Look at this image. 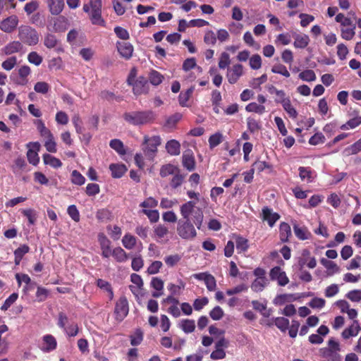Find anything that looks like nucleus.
I'll list each match as a JSON object with an SVG mask.
<instances>
[{
    "label": "nucleus",
    "instance_id": "412c9836",
    "mask_svg": "<svg viewBox=\"0 0 361 361\" xmlns=\"http://www.w3.org/2000/svg\"><path fill=\"white\" fill-rule=\"evenodd\" d=\"M56 347L57 341L52 335L47 334L42 337V342L40 348L43 352L49 353L54 350Z\"/></svg>",
    "mask_w": 361,
    "mask_h": 361
},
{
    "label": "nucleus",
    "instance_id": "dca6fc26",
    "mask_svg": "<svg viewBox=\"0 0 361 361\" xmlns=\"http://www.w3.org/2000/svg\"><path fill=\"white\" fill-rule=\"evenodd\" d=\"M298 264L300 267L307 266L310 269H314L317 266V260L314 257L311 256L309 250L305 249L302 250L301 257L299 259Z\"/></svg>",
    "mask_w": 361,
    "mask_h": 361
},
{
    "label": "nucleus",
    "instance_id": "a878e982",
    "mask_svg": "<svg viewBox=\"0 0 361 361\" xmlns=\"http://www.w3.org/2000/svg\"><path fill=\"white\" fill-rule=\"evenodd\" d=\"M183 166L191 171L195 169V158L191 151H186L183 153L182 157Z\"/></svg>",
    "mask_w": 361,
    "mask_h": 361
},
{
    "label": "nucleus",
    "instance_id": "052dcab7",
    "mask_svg": "<svg viewBox=\"0 0 361 361\" xmlns=\"http://www.w3.org/2000/svg\"><path fill=\"white\" fill-rule=\"evenodd\" d=\"M107 229L109 231V234L110 237L114 240H118L122 234V230L121 228L118 226H108Z\"/></svg>",
    "mask_w": 361,
    "mask_h": 361
},
{
    "label": "nucleus",
    "instance_id": "603ef678",
    "mask_svg": "<svg viewBox=\"0 0 361 361\" xmlns=\"http://www.w3.org/2000/svg\"><path fill=\"white\" fill-rule=\"evenodd\" d=\"M323 357H325L328 361H340L341 355L338 352L332 350H323Z\"/></svg>",
    "mask_w": 361,
    "mask_h": 361
},
{
    "label": "nucleus",
    "instance_id": "1a4fd4ad",
    "mask_svg": "<svg viewBox=\"0 0 361 361\" xmlns=\"http://www.w3.org/2000/svg\"><path fill=\"white\" fill-rule=\"evenodd\" d=\"M28 149L27 152V158L30 164L37 166L39 162L38 152L40 150L41 145L38 142H30L26 145Z\"/></svg>",
    "mask_w": 361,
    "mask_h": 361
},
{
    "label": "nucleus",
    "instance_id": "c03bdc74",
    "mask_svg": "<svg viewBox=\"0 0 361 361\" xmlns=\"http://www.w3.org/2000/svg\"><path fill=\"white\" fill-rule=\"evenodd\" d=\"M110 147L114 149L118 154L123 155L126 154L123 143L118 139H114L110 141Z\"/></svg>",
    "mask_w": 361,
    "mask_h": 361
},
{
    "label": "nucleus",
    "instance_id": "49530a36",
    "mask_svg": "<svg viewBox=\"0 0 361 361\" xmlns=\"http://www.w3.org/2000/svg\"><path fill=\"white\" fill-rule=\"evenodd\" d=\"M252 168L255 169V171L256 170L257 172L260 173L265 169H271L272 166L265 161L257 159L253 163Z\"/></svg>",
    "mask_w": 361,
    "mask_h": 361
},
{
    "label": "nucleus",
    "instance_id": "3c124183",
    "mask_svg": "<svg viewBox=\"0 0 361 361\" xmlns=\"http://www.w3.org/2000/svg\"><path fill=\"white\" fill-rule=\"evenodd\" d=\"M191 92H180L178 96L180 105L182 106H189L191 104Z\"/></svg>",
    "mask_w": 361,
    "mask_h": 361
},
{
    "label": "nucleus",
    "instance_id": "ea45409f",
    "mask_svg": "<svg viewBox=\"0 0 361 361\" xmlns=\"http://www.w3.org/2000/svg\"><path fill=\"white\" fill-rule=\"evenodd\" d=\"M23 48L21 42L13 41L5 47L4 51L6 54L10 55L20 51Z\"/></svg>",
    "mask_w": 361,
    "mask_h": 361
},
{
    "label": "nucleus",
    "instance_id": "f257e3e1",
    "mask_svg": "<svg viewBox=\"0 0 361 361\" xmlns=\"http://www.w3.org/2000/svg\"><path fill=\"white\" fill-rule=\"evenodd\" d=\"M180 213L183 219L192 222L197 229H201L204 214L202 208L196 207L195 201H188L180 207Z\"/></svg>",
    "mask_w": 361,
    "mask_h": 361
},
{
    "label": "nucleus",
    "instance_id": "7ed1b4c3",
    "mask_svg": "<svg viewBox=\"0 0 361 361\" xmlns=\"http://www.w3.org/2000/svg\"><path fill=\"white\" fill-rule=\"evenodd\" d=\"M161 143V138L159 135L149 136L145 135L142 143V149L146 159L152 161L155 158L158 147Z\"/></svg>",
    "mask_w": 361,
    "mask_h": 361
},
{
    "label": "nucleus",
    "instance_id": "f3484780",
    "mask_svg": "<svg viewBox=\"0 0 361 361\" xmlns=\"http://www.w3.org/2000/svg\"><path fill=\"white\" fill-rule=\"evenodd\" d=\"M361 331V326L358 320H353L350 326L346 327L341 333L343 339L347 340L357 336Z\"/></svg>",
    "mask_w": 361,
    "mask_h": 361
},
{
    "label": "nucleus",
    "instance_id": "c9c22d12",
    "mask_svg": "<svg viewBox=\"0 0 361 361\" xmlns=\"http://www.w3.org/2000/svg\"><path fill=\"white\" fill-rule=\"evenodd\" d=\"M179 327L185 333L190 334L194 331L195 323L192 319H183L179 323Z\"/></svg>",
    "mask_w": 361,
    "mask_h": 361
},
{
    "label": "nucleus",
    "instance_id": "de8ad7c7",
    "mask_svg": "<svg viewBox=\"0 0 361 361\" xmlns=\"http://www.w3.org/2000/svg\"><path fill=\"white\" fill-rule=\"evenodd\" d=\"M122 243L126 249L132 250L136 244V238L130 234H126L122 239Z\"/></svg>",
    "mask_w": 361,
    "mask_h": 361
},
{
    "label": "nucleus",
    "instance_id": "9b49d317",
    "mask_svg": "<svg viewBox=\"0 0 361 361\" xmlns=\"http://www.w3.org/2000/svg\"><path fill=\"white\" fill-rule=\"evenodd\" d=\"M30 73V68L27 65H24L18 68L17 73H12L11 79L18 85H24L27 82V77Z\"/></svg>",
    "mask_w": 361,
    "mask_h": 361
},
{
    "label": "nucleus",
    "instance_id": "72a5a7b5",
    "mask_svg": "<svg viewBox=\"0 0 361 361\" xmlns=\"http://www.w3.org/2000/svg\"><path fill=\"white\" fill-rule=\"evenodd\" d=\"M293 230L295 236L301 240L310 239L311 237V233L305 227H300L298 225H295L293 226Z\"/></svg>",
    "mask_w": 361,
    "mask_h": 361
},
{
    "label": "nucleus",
    "instance_id": "4c0bfd02",
    "mask_svg": "<svg viewBox=\"0 0 361 361\" xmlns=\"http://www.w3.org/2000/svg\"><path fill=\"white\" fill-rule=\"evenodd\" d=\"M360 152H361V138L352 145L346 147L343 150V154L344 156L348 157L353 154H356Z\"/></svg>",
    "mask_w": 361,
    "mask_h": 361
},
{
    "label": "nucleus",
    "instance_id": "2eb2a0df",
    "mask_svg": "<svg viewBox=\"0 0 361 361\" xmlns=\"http://www.w3.org/2000/svg\"><path fill=\"white\" fill-rule=\"evenodd\" d=\"M98 241L102 250V256L104 258H109L113 253V249L111 247V241L102 233L98 235Z\"/></svg>",
    "mask_w": 361,
    "mask_h": 361
},
{
    "label": "nucleus",
    "instance_id": "0e129e2a",
    "mask_svg": "<svg viewBox=\"0 0 361 361\" xmlns=\"http://www.w3.org/2000/svg\"><path fill=\"white\" fill-rule=\"evenodd\" d=\"M44 140V147L46 149L51 153H55L57 151L56 142L54 140V135L51 138H47Z\"/></svg>",
    "mask_w": 361,
    "mask_h": 361
},
{
    "label": "nucleus",
    "instance_id": "9d476101",
    "mask_svg": "<svg viewBox=\"0 0 361 361\" xmlns=\"http://www.w3.org/2000/svg\"><path fill=\"white\" fill-rule=\"evenodd\" d=\"M269 277L271 281H276L279 286H285L289 283L286 272L279 267H274L270 270Z\"/></svg>",
    "mask_w": 361,
    "mask_h": 361
},
{
    "label": "nucleus",
    "instance_id": "a19ab883",
    "mask_svg": "<svg viewBox=\"0 0 361 361\" xmlns=\"http://www.w3.org/2000/svg\"><path fill=\"white\" fill-rule=\"evenodd\" d=\"M360 124L361 116H356L348 121L345 123L343 124L340 128L341 130H348L350 129H354Z\"/></svg>",
    "mask_w": 361,
    "mask_h": 361
},
{
    "label": "nucleus",
    "instance_id": "09e8293b",
    "mask_svg": "<svg viewBox=\"0 0 361 361\" xmlns=\"http://www.w3.org/2000/svg\"><path fill=\"white\" fill-rule=\"evenodd\" d=\"M245 110L248 112H255L262 114L265 111V107L262 104L251 102L245 106Z\"/></svg>",
    "mask_w": 361,
    "mask_h": 361
},
{
    "label": "nucleus",
    "instance_id": "c85d7f7f",
    "mask_svg": "<svg viewBox=\"0 0 361 361\" xmlns=\"http://www.w3.org/2000/svg\"><path fill=\"white\" fill-rule=\"evenodd\" d=\"M294 39L293 45L298 49H304L310 43V38L305 34H296L294 35Z\"/></svg>",
    "mask_w": 361,
    "mask_h": 361
},
{
    "label": "nucleus",
    "instance_id": "0eeeda50",
    "mask_svg": "<svg viewBox=\"0 0 361 361\" xmlns=\"http://www.w3.org/2000/svg\"><path fill=\"white\" fill-rule=\"evenodd\" d=\"M253 274L255 279L252 282L250 288L252 291L260 293L269 285V280L266 276V271L261 267L256 268Z\"/></svg>",
    "mask_w": 361,
    "mask_h": 361
},
{
    "label": "nucleus",
    "instance_id": "5701e85b",
    "mask_svg": "<svg viewBox=\"0 0 361 361\" xmlns=\"http://www.w3.org/2000/svg\"><path fill=\"white\" fill-rule=\"evenodd\" d=\"M298 299L297 296L293 293H284L277 295L273 300V303L276 306H281L288 302H292Z\"/></svg>",
    "mask_w": 361,
    "mask_h": 361
},
{
    "label": "nucleus",
    "instance_id": "338daca9",
    "mask_svg": "<svg viewBox=\"0 0 361 361\" xmlns=\"http://www.w3.org/2000/svg\"><path fill=\"white\" fill-rule=\"evenodd\" d=\"M224 314V311L219 306H216L209 312L210 317L215 321L220 320L223 317Z\"/></svg>",
    "mask_w": 361,
    "mask_h": 361
},
{
    "label": "nucleus",
    "instance_id": "37998d69",
    "mask_svg": "<svg viewBox=\"0 0 361 361\" xmlns=\"http://www.w3.org/2000/svg\"><path fill=\"white\" fill-rule=\"evenodd\" d=\"M130 344L133 346L140 345L143 340V332L140 329H137L133 334L130 336Z\"/></svg>",
    "mask_w": 361,
    "mask_h": 361
},
{
    "label": "nucleus",
    "instance_id": "20e7f679",
    "mask_svg": "<svg viewBox=\"0 0 361 361\" xmlns=\"http://www.w3.org/2000/svg\"><path fill=\"white\" fill-rule=\"evenodd\" d=\"M155 118L156 115L152 111H133L123 114L124 120L134 126L145 125L152 123Z\"/></svg>",
    "mask_w": 361,
    "mask_h": 361
},
{
    "label": "nucleus",
    "instance_id": "58836bf2",
    "mask_svg": "<svg viewBox=\"0 0 361 361\" xmlns=\"http://www.w3.org/2000/svg\"><path fill=\"white\" fill-rule=\"evenodd\" d=\"M279 231L281 241H287L288 240L289 236L291 235V229L289 224L285 222H282L280 224Z\"/></svg>",
    "mask_w": 361,
    "mask_h": 361
},
{
    "label": "nucleus",
    "instance_id": "a18cd8bd",
    "mask_svg": "<svg viewBox=\"0 0 361 361\" xmlns=\"http://www.w3.org/2000/svg\"><path fill=\"white\" fill-rule=\"evenodd\" d=\"M22 214L27 219L30 225L35 224L37 221V212L33 209H25L22 210Z\"/></svg>",
    "mask_w": 361,
    "mask_h": 361
},
{
    "label": "nucleus",
    "instance_id": "69168bd1",
    "mask_svg": "<svg viewBox=\"0 0 361 361\" xmlns=\"http://www.w3.org/2000/svg\"><path fill=\"white\" fill-rule=\"evenodd\" d=\"M180 259L181 257L179 255L176 254L165 257L164 262L167 266L171 267L176 265Z\"/></svg>",
    "mask_w": 361,
    "mask_h": 361
},
{
    "label": "nucleus",
    "instance_id": "f8f14e48",
    "mask_svg": "<svg viewBox=\"0 0 361 361\" xmlns=\"http://www.w3.org/2000/svg\"><path fill=\"white\" fill-rule=\"evenodd\" d=\"M243 75V66L241 64H235L227 69L226 78L231 84H235Z\"/></svg>",
    "mask_w": 361,
    "mask_h": 361
},
{
    "label": "nucleus",
    "instance_id": "6e6552de",
    "mask_svg": "<svg viewBox=\"0 0 361 361\" xmlns=\"http://www.w3.org/2000/svg\"><path fill=\"white\" fill-rule=\"evenodd\" d=\"M194 224L190 221L179 220L177 225V233L178 235L185 240L193 239L197 235Z\"/></svg>",
    "mask_w": 361,
    "mask_h": 361
},
{
    "label": "nucleus",
    "instance_id": "864d4df0",
    "mask_svg": "<svg viewBox=\"0 0 361 361\" xmlns=\"http://www.w3.org/2000/svg\"><path fill=\"white\" fill-rule=\"evenodd\" d=\"M72 183L78 185H82L85 183V177L77 170H73L71 173Z\"/></svg>",
    "mask_w": 361,
    "mask_h": 361
},
{
    "label": "nucleus",
    "instance_id": "774afa93",
    "mask_svg": "<svg viewBox=\"0 0 361 361\" xmlns=\"http://www.w3.org/2000/svg\"><path fill=\"white\" fill-rule=\"evenodd\" d=\"M346 298L352 302H359L361 301V290L356 289L349 291Z\"/></svg>",
    "mask_w": 361,
    "mask_h": 361
},
{
    "label": "nucleus",
    "instance_id": "cd10ccee",
    "mask_svg": "<svg viewBox=\"0 0 361 361\" xmlns=\"http://www.w3.org/2000/svg\"><path fill=\"white\" fill-rule=\"evenodd\" d=\"M111 176L114 178H119L126 172L127 168L123 164H111L109 166Z\"/></svg>",
    "mask_w": 361,
    "mask_h": 361
},
{
    "label": "nucleus",
    "instance_id": "6ab92c4d",
    "mask_svg": "<svg viewBox=\"0 0 361 361\" xmlns=\"http://www.w3.org/2000/svg\"><path fill=\"white\" fill-rule=\"evenodd\" d=\"M320 263L326 269L327 276H332L341 271L339 266L334 261L322 257L320 259Z\"/></svg>",
    "mask_w": 361,
    "mask_h": 361
},
{
    "label": "nucleus",
    "instance_id": "423d86ee",
    "mask_svg": "<svg viewBox=\"0 0 361 361\" xmlns=\"http://www.w3.org/2000/svg\"><path fill=\"white\" fill-rule=\"evenodd\" d=\"M274 324L282 332H286L288 329V335L294 338L297 336L300 327V322L297 320H292L289 327V320L283 317H279L274 319Z\"/></svg>",
    "mask_w": 361,
    "mask_h": 361
},
{
    "label": "nucleus",
    "instance_id": "473e14b6",
    "mask_svg": "<svg viewBox=\"0 0 361 361\" xmlns=\"http://www.w3.org/2000/svg\"><path fill=\"white\" fill-rule=\"evenodd\" d=\"M44 164L49 165L54 169L60 168L62 166L61 160L49 154H44L42 157Z\"/></svg>",
    "mask_w": 361,
    "mask_h": 361
},
{
    "label": "nucleus",
    "instance_id": "8fccbe9b",
    "mask_svg": "<svg viewBox=\"0 0 361 361\" xmlns=\"http://www.w3.org/2000/svg\"><path fill=\"white\" fill-rule=\"evenodd\" d=\"M97 285L98 287H99L101 289L106 291L109 293V296L110 300H112L114 298V293L111 288V286L110 283L103 279H98L97 281Z\"/></svg>",
    "mask_w": 361,
    "mask_h": 361
},
{
    "label": "nucleus",
    "instance_id": "5fc2aeb1",
    "mask_svg": "<svg viewBox=\"0 0 361 361\" xmlns=\"http://www.w3.org/2000/svg\"><path fill=\"white\" fill-rule=\"evenodd\" d=\"M250 66L253 70H258L262 67V58L259 54H254L250 58Z\"/></svg>",
    "mask_w": 361,
    "mask_h": 361
},
{
    "label": "nucleus",
    "instance_id": "4be33fe9",
    "mask_svg": "<svg viewBox=\"0 0 361 361\" xmlns=\"http://www.w3.org/2000/svg\"><path fill=\"white\" fill-rule=\"evenodd\" d=\"M262 216L264 221H267L270 227H273L280 218V215L278 213L274 212L271 209L267 207L262 209Z\"/></svg>",
    "mask_w": 361,
    "mask_h": 361
},
{
    "label": "nucleus",
    "instance_id": "4d7b16f0",
    "mask_svg": "<svg viewBox=\"0 0 361 361\" xmlns=\"http://www.w3.org/2000/svg\"><path fill=\"white\" fill-rule=\"evenodd\" d=\"M271 72L274 73L282 75L286 78H288L290 76V73L288 72L286 67L283 64L274 65L271 68Z\"/></svg>",
    "mask_w": 361,
    "mask_h": 361
},
{
    "label": "nucleus",
    "instance_id": "2f4dec72",
    "mask_svg": "<svg viewBox=\"0 0 361 361\" xmlns=\"http://www.w3.org/2000/svg\"><path fill=\"white\" fill-rule=\"evenodd\" d=\"M236 243V249L238 252H246L249 247L248 240L239 235H233Z\"/></svg>",
    "mask_w": 361,
    "mask_h": 361
},
{
    "label": "nucleus",
    "instance_id": "e433bc0d",
    "mask_svg": "<svg viewBox=\"0 0 361 361\" xmlns=\"http://www.w3.org/2000/svg\"><path fill=\"white\" fill-rule=\"evenodd\" d=\"M178 171L179 169L176 166L168 164L161 166L160 169V176L161 177H166L169 175H175Z\"/></svg>",
    "mask_w": 361,
    "mask_h": 361
},
{
    "label": "nucleus",
    "instance_id": "bb28decb",
    "mask_svg": "<svg viewBox=\"0 0 361 361\" xmlns=\"http://www.w3.org/2000/svg\"><path fill=\"white\" fill-rule=\"evenodd\" d=\"M151 286L156 290L152 293L154 298H159L163 294L164 281L158 277H153L151 281Z\"/></svg>",
    "mask_w": 361,
    "mask_h": 361
},
{
    "label": "nucleus",
    "instance_id": "a211bd4d",
    "mask_svg": "<svg viewBox=\"0 0 361 361\" xmlns=\"http://www.w3.org/2000/svg\"><path fill=\"white\" fill-rule=\"evenodd\" d=\"M18 18L15 16H11L3 20L0 23V29L7 33L12 32L18 26Z\"/></svg>",
    "mask_w": 361,
    "mask_h": 361
},
{
    "label": "nucleus",
    "instance_id": "4468645a",
    "mask_svg": "<svg viewBox=\"0 0 361 361\" xmlns=\"http://www.w3.org/2000/svg\"><path fill=\"white\" fill-rule=\"evenodd\" d=\"M278 98L276 99L277 102L282 104L284 110L292 118H296L298 112L296 109L291 105L290 101L288 98H282L283 92H276Z\"/></svg>",
    "mask_w": 361,
    "mask_h": 361
},
{
    "label": "nucleus",
    "instance_id": "680f3d73",
    "mask_svg": "<svg viewBox=\"0 0 361 361\" xmlns=\"http://www.w3.org/2000/svg\"><path fill=\"white\" fill-rule=\"evenodd\" d=\"M299 78L307 82H312L316 80V75L312 70H305L299 74Z\"/></svg>",
    "mask_w": 361,
    "mask_h": 361
},
{
    "label": "nucleus",
    "instance_id": "e2e57ef3",
    "mask_svg": "<svg viewBox=\"0 0 361 361\" xmlns=\"http://www.w3.org/2000/svg\"><path fill=\"white\" fill-rule=\"evenodd\" d=\"M149 79L150 82L153 85H158L160 83H161L162 80H163V76L159 72H157L156 71H152L149 73Z\"/></svg>",
    "mask_w": 361,
    "mask_h": 361
},
{
    "label": "nucleus",
    "instance_id": "6e6d98bb",
    "mask_svg": "<svg viewBox=\"0 0 361 361\" xmlns=\"http://www.w3.org/2000/svg\"><path fill=\"white\" fill-rule=\"evenodd\" d=\"M223 140V135L220 133H216L212 135L209 138V144L211 149L219 145Z\"/></svg>",
    "mask_w": 361,
    "mask_h": 361
},
{
    "label": "nucleus",
    "instance_id": "c756f323",
    "mask_svg": "<svg viewBox=\"0 0 361 361\" xmlns=\"http://www.w3.org/2000/svg\"><path fill=\"white\" fill-rule=\"evenodd\" d=\"M166 149L172 156L179 155L180 153V144L176 140H171L166 142Z\"/></svg>",
    "mask_w": 361,
    "mask_h": 361
},
{
    "label": "nucleus",
    "instance_id": "f704fd0d",
    "mask_svg": "<svg viewBox=\"0 0 361 361\" xmlns=\"http://www.w3.org/2000/svg\"><path fill=\"white\" fill-rule=\"evenodd\" d=\"M355 35V25L353 24L341 29V36L343 39L351 40Z\"/></svg>",
    "mask_w": 361,
    "mask_h": 361
},
{
    "label": "nucleus",
    "instance_id": "ddd939ff",
    "mask_svg": "<svg viewBox=\"0 0 361 361\" xmlns=\"http://www.w3.org/2000/svg\"><path fill=\"white\" fill-rule=\"evenodd\" d=\"M128 313V304L127 299L125 297L119 298L116 304L115 314L116 319L122 321Z\"/></svg>",
    "mask_w": 361,
    "mask_h": 361
},
{
    "label": "nucleus",
    "instance_id": "79ce46f5",
    "mask_svg": "<svg viewBox=\"0 0 361 361\" xmlns=\"http://www.w3.org/2000/svg\"><path fill=\"white\" fill-rule=\"evenodd\" d=\"M111 256H113L118 262H124L128 259L126 252L120 247L113 249Z\"/></svg>",
    "mask_w": 361,
    "mask_h": 361
},
{
    "label": "nucleus",
    "instance_id": "39448f33",
    "mask_svg": "<svg viewBox=\"0 0 361 361\" xmlns=\"http://www.w3.org/2000/svg\"><path fill=\"white\" fill-rule=\"evenodd\" d=\"M18 37L22 42L29 46L36 45L39 41L37 30L28 25H21L18 28Z\"/></svg>",
    "mask_w": 361,
    "mask_h": 361
},
{
    "label": "nucleus",
    "instance_id": "b1692460",
    "mask_svg": "<svg viewBox=\"0 0 361 361\" xmlns=\"http://www.w3.org/2000/svg\"><path fill=\"white\" fill-rule=\"evenodd\" d=\"M117 49L121 56L129 59L133 52V47L130 42H122L117 43Z\"/></svg>",
    "mask_w": 361,
    "mask_h": 361
},
{
    "label": "nucleus",
    "instance_id": "bf43d9fd",
    "mask_svg": "<svg viewBox=\"0 0 361 361\" xmlns=\"http://www.w3.org/2000/svg\"><path fill=\"white\" fill-rule=\"evenodd\" d=\"M42 57L36 51H31L27 55V61L37 66L42 63Z\"/></svg>",
    "mask_w": 361,
    "mask_h": 361
},
{
    "label": "nucleus",
    "instance_id": "393cba45",
    "mask_svg": "<svg viewBox=\"0 0 361 361\" xmlns=\"http://www.w3.org/2000/svg\"><path fill=\"white\" fill-rule=\"evenodd\" d=\"M47 3L52 15H59L64 8V0H47Z\"/></svg>",
    "mask_w": 361,
    "mask_h": 361
},
{
    "label": "nucleus",
    "instance_id": "aec40b11",
    "mask_svg": "<svg viewBox=\"0 0 361 361\" xmlns=\"http://www.w3.org/2000/svg\"><path fill=\"white\" fill-rule=\"evenodd\" d=\"M130 281L132 285L130 286L131 292L136 296L142 295V288L143 286V281L141 276L137 274H132L130 276Z\"/></svg>",
    "mask_w": 361,
    "mask_h": 361
},
{
    "label": "nucleus",
    "instance_id": "f03ea898",
    "mask_svg": "<svg viewBox=\"0 0 361 361\" xmlns=\"http://www.w3.org/2000/svg\"><path fill=\"white\" fill-rule=\"evenodd\" d=\"M102 0H90L83 5V11L87 13L92 24L104 27L106 22L102 16Z\"/></svg>",
    "mask_w": 361,
    "mask_h": 361
},
{
    "label": "nucleus",
    "instance_id": "7c9ffc66",
    "mask_svg": "<svg viewBox=\"0 0 361 361\" xmlns=\"http://www.w3.org/2000/svg\"><path fill=\"white\" fill-rule=\"evenodd\" d=\"M299 176L302 180L312 183L314 180L313 171L309 167L300 166L298 169Z\"/></svg>",
    "mask_w": 361,
    "mask_h": 361
},
{
    "label": "nucleus",
    "instance_id": "13d9d810",
    "mask_svg": "<svg viewBox=\"0 0 361 361\" xmlns=\"http://www.w3.org/2000/svg\"><path fill=\"white\" fill-rule=\"evenodd\" d=\"M57 42L56 36L49 33L44 37V44L48 49H52L56 46Z\"/></svg>",
    "mask_w": 361,
    "mask_h": 361
}]
</instances>
